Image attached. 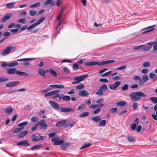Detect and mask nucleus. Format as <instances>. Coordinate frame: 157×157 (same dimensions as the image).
<instances>
[{
    "instance_id": "obj_1",
    "label": "nucleus",
    "mask_w": 157,
    "mask_h": 157,
    "mask_svg": "<svg viewBox=\"0 0 157 157\" xmlns=\"http://www.w3.org/2000/svg\"><path fill=\"white\" fill-rule=\"evenodd\" d=\"M131 99L133 101H137L142 98L147 97L146 94L141 91L132 93L130 95Z\"/></svg>"
},
{
    "instance_id": "obj_2",
    "label": "nucleus",
    "mask_w": 157,
    "mask_h": 157,
    "mask_svg": "<svg viewBox=\"0 0 157 157\" xmlns=\"http://www.w3.org/2000/svg\"><path fill=\"white\" fill-rule=\"evenodd\" d=\"M28 121H26L19 124L17 126H18L21 127L15 128L12 131V133H18L24 128V127L23 126L26 125L28 124Z\"/></svg>"
},
{
    "instance_id": "obj_3",
    "label": "nucleus",
    "mask_w": 157,
    "mask_h": 157,
    "mask_svg": "<svg viewBox=\"0 0 157 157\" xmlns=\"http://www.w3.org/2000/svg\"><path fill=\"white\" fill-rule=\"evenodd\" d=\"M15 48V46H8L1 52V54L3 56H6L10 53L11 50H13Z\"/></svg>"
},
{
    "instance_id": "obj_4",
    "label": "nucleus",
    "mask_w": 157,
    "mask_h": 157,
    "mask_svg": "<svg viewBox=\"0 0 157 157\" xmlns=\"http://www.w3.org/2000/svg\"><path fill=\"white\" fill-rule=\"evenodd\" d=\"M88 76V75L86 74L80 76H77L74 78L75 81L72 82V84H75L83 81L84 78H86Z\"/></svg>"
},
{
    "instance_id": "obj_5",
    "label": "nucleus",
    "mask_w": 157,
    "mask_h": 157,
    "mask_svg": "<svg viewBox=\"0 0 157 157\" xmlns=\"http://www.w3.org/2000/svg\"><path fill=\"white\" fill-rule=\"evenodd\" d=\"M143 51L144 52L150 50L152 47V42H148L146 44H143Z\"/></svg>"
},
{
    "instance_id": "obj_6",
    "label": "nucleus",
    "mask_w": 157,
    "mask_h": 157,
    "mask_svg": "<svg viewBox=\"0 0 157 157\" xmlns=\"http://www.w3.org/2000/svg\"><path fill=\"white\" fill-rule=\"evenodd\" d=\"M44 139L43 136H41L39 134V136L35 134H33L31 136L32 141L34 142H37L41 140H43Z\"/></svg>"
},
{
    "instance_id": "obj_7",
    "label": "nucleus",
    "mask_w": 157,
    "mask_h": 157,
    "mask_svg": "<svg viewBox=\"0 0 157 157\" xmlns=\"http://www.w3.org/2000/svg\"><path fill=\"white\" fill-rule=\"evenodd\" d=\"M43 6H48L50 7H52L55 5L53 0H46L43 2Z\"/></svg>"
},
{
    "instance_id": "obj_8",
    "label": "nucleus",
    "mask_w": 157,
    "mask_h": 157,
    "mask_svg": "<svg viewBox=\"0 0 157 157\" xmlns=\"http://www.w3.org/2000/svg\"><path fill=\"white\" fill-rule=\"evenodd\" d=\"M121 82L120 81H118L114 83V84H110L109 85V88L113 90H115L116 88L118 87L121 84Z\"/></svg>"
},
{
    "instance_id": "obj_9",
    "label": "nucleus",
    "mask_w": 157,
    "mask_h": 157,
    "mask_svg": "<svg viewBox=\"0 0 157 157\" xmlns=\"http://www.w3.org/2000/svg\"><path fill=\"white\" fill-rule=\"evenodd\" d=\"M51 141L54 142V145H61L63 144L64 141L63 140H57V138H53L51 139Z\"/></svg>"
},
{
    "instance_id": "obj_10",
    "label": "nucleus",
    "mask_w": 157,
    "mask_h": 157,
    "mask_svg": "<svg viewBox=\"0 0 157 157\" xmlns=\"http://www.w3.org/2000/svg\"><path fill=\"white\" fill-rule=\"evenodd\" d=\"M49 103L51 106L56 110H58L59 109V106L57 102L52 101H49Z\"/></svg>"
},
{
    "instance_id": "obj_11",
    "label": "nucleus",
    "mask_w": 157,
    "mask_h": 157,
    "mask_svg": "<svg viewBox=\"0 0 157 157\" xmlns=\"http://www.w3.org/2000/svg\"><path fill=\"white\" fill-rule=\"evenodd\" d=\"M115 61L114 60H111L104 61L100 63H99L98 62H96V63L97 64H98V66H101L114 63Z\"/></svg>"
},
{
    "instance_id": "obj_12",
    "label": "nucleus",
    "mask_w": 157,
    "mask_h": 157,
    "mask_svg": "<svg viewBox=\"0 0 157 157\" xmlns=\"http://www.w3.org/2000/svg\"><path fill=\"white\" fill-rule=\"evenodd\" d=\"M20 82L19 81H14L7 83L6 86L8 87H11L15 86L19 84Z\"/></svg>"
},
{
    "instance_id": "obj_13",
    "label": "nucleus",
    "mask_w": 157,
    "mask_h": 157,
    "mask_svg": "<svg viewBox=\"0 0 157 157\" xmlns=\"http://www.w3.org/2000/svg\"><path fill=\"white\" fill-rule=\"evenodd\" d=\"M155 25H154L152 26H149L144 28L142 30V33H147L154 30V27H155Z\"/></svg>"
},
{
    "instance_id": "obj_14",
    "label": "nucleus",
    "mask_w": 157,
    "mask_h": 157,
    "mask_svg": "<svg viewBox=\"0 0 157 157\" xmlns=\"http://www.w3.org/2000/svg\"><path fill=\"white\" fill-rule=\"evenodd\" d=\"M18 146L25 145V146H29L30 145V144L26 140H24L18 142L17 143Z\"/></svg>"
},
{
    "instance_id": "obj_15",
    "label": "nucleus",
    "mask_w": 157,
    "mask_h": 157,
    "mask_svg": "<svg viewBox=\"0 0 157 157\" xmlns=\"http://www.w3.org/2000/svg\"><path fill=\"white\" fill-rule=\"evenodd\" d=\"M60 110L62 112L66 113L73 112L74 111V109L69 108H60Z\"/></svg>"
},
{
    "instance_id": "obj_16",
    "label": "nucleus",
    "mask_w": 157,
    "mask_h": 157,
    "mask_svg": "<svg viewBox=\"0 0 157 157\" xmlns=\"http://www.w3.org/2000/svg\"><path fill=\"white\" fill-rule=\"evenodd\" d=\"M19 71H17V69L15 68H11L9 69L7 71V72L9 74H13L15 73L18 75Z\"/></svg>"
},
{
    "instance_id": "obj_17",
    "label": "nucleus",
    "mask_w": 157,
    "mask_h": 157,
    "mask_svg": "<svg viewBox=\"0 0 157 157\" xmlns=\"http://www.w3.org/2000/svg\"><path fill=\"white\" fill-rule=\"evenodd\" d=\"M66 121L65 120H63L57 122L56 124V125L57 127H62L66 123Z\"/></svg>"
},
{
    "instance_id": "obj_18",
    "label": "nucleus",
    "mask_w": 157,
    "mask_h": 157,
    "mask_svg": "<svg viewBox=\"0 0 157 157\" xmlns=\"http://www.w3.org/2000/svg\"><path fill=\"white\" fill-rule=\"evenodd\" d=\"M59 90H55L51 91L46 94L44 95V97H46L47 96H50L53 95H54L55 94L58 93L59 92Z\"/></svg>"
},
{
    "instance_id": "obj_19",
    "label": "nucleus",
    "mask_w": 157,
    "mask_h": 157,
    "mask_svg": "<svg viewBox=\"0 0 157 157\" xmlns=\"http://www.w3.org/2000/svg\"><path fill=\"white\" fill-rule=\"evenodd\" d=\"M49 87L62 89L64 87V86L63 85L53 84L50 85Z\"/></svg>"
},
{
    "instance_id": "obj_20",
    "label": "nucleus",
    "mask_w": 157,
    "mask_h": 157,
    "mask_svg": "<svg viewBox=\"0 0 157 157\" xmlns=\"http://www.w3.org/2000/svg\"><path fill=\"white\" fill-rule=\"evenodd\" d=\"M89 94L85 90L80 91L79 93V95L80 96H84L88 95Z\"/></svg>"
},
{
    "instance_id": "obj_21",
    "label": "nucleus",
    "mask_w": 157,
    "mask_h": 157,
    "mask_svg": "<svg viewBox=\"0 0 157 157\" xmlns=\"http://www.w3.org/2000/svg\"><path fill=\"white\" fill-rule=\"evenodd\" d=\"M48 71V70H46V71L41 68H40L38 70V73L39 74L41 75L42 76H44L45 75V72Z\"/></svg>"
},
{
    "instance_id": "obj_22",
    "label": "nucleus",
    "mask_w": 157,
    "mask_h": 157,
    "mask_svg": "<svg viewBox=\"0 0 157 157\" xmlns=\"http://www.w3.org/2000/svg\"><path fill=\"white\" fill-rule=\"evenodd\" d=\"M28 133V131H27L21 132L18 134L17 137L18 138H22L23 137L26 135Z\"/></svg>"
},
{
    "instance_id": "obj_23",
    "label": "nucleus",
    "mask_w": 157,
    "mask_h": 157,
    "mask_svg": "<svg viewBox=\"0 0 157 157\" xmlns=\"http://www.w3.org/2000/svg\"><path fill=\"white\" fill-rule=\"evenodd\" d=\"M11 14H7L4 17L2 18L1 19V22L2 23L5 22L6 21L9 20Z\"/></svg>"
},
{
    "instance_id": "obj_24",
    "label": "nucleus",
    "mask_w": 157,
    "mask_h": 157,
    "mask_svg": "<svg viewBox=\"0 0 157 157\" xmlns=\"http://www.w3.org/2000/svg\"><path fill=\"white\" fill-rule=\"evenodd\" d=\"M91 119L93 121L96 123L99 122L101 120V117L99 116L92 117L91 118Z\"/></svg>"
},
{
    "instance_id": "obj_25",
    "label": "nucleus",
    "mask_w": 157,
    "mask_h": 157,
    "mask_svg": "<svg viewBox=\"0 0 157 157\" xmlns=\"http://www.w3.org/2000/svg\"><path fill=\"white\" fill-rule=\"evenodd\" d=\"M127 139L128 141L130 142H134L136 141L135 138L131 136H128Z\"/></svg>"
},
{
    "instance_id": "obj_26",
    "label": "nucleus",
    "mask_w": 157,
    "mask_h": 157,
    "mask_svg": "<svg viewBox=\"0 0 157 157\" xmlns=\"http://www.w3.org/2000/svg\"><path fill=\"white\" fill-rule=\"evenodd\" d=\"M126 103H127L125 101H119L117 102L116 104L117 106H124L126 105Z\"/></svg>"
},
{
    "instance_id": "obj_27",
    "label": "nucleus",
    "mask_w": 157,
    "mask_h": 157,
    "mask_svg": "<svg viewBox=\"0 0 157 157\" xmlns=\"http://www.w3.org/2000/svg\"><path fill=\"white\" fill-rule=\"evenodd\" d=\"M84 65L86 66H90L97 65L96 62H85L84 63Z\"/></svg>"
},
{
    "instance_id": "obj_28",
    "label": "nucleus",
    "mask_w": 157,
    "mask_h": 157,
    "mask_svg": "<svg viewBox=\"0 0 157 157\" xmlns=\"http://www.w3.org/2000/svg\"><path fill=\"white\" fill-rule=\"evenodd\" d=\"M96 94L98 96H102L104 94L103 91L100 88L98 89L96 93Z\"/></svg>"
},
{
    "instance_id": "obj_29",
    "label": "nucleus",
    "mask_w": 157,
    "mask_h": 157,
    "mask_svg": "<svg viewBox=\"0 0 157 157\" xmlns=\"http://www.w3.org/2000/svg\"><path fill=\"white\" fill-rule=\"evenodd\" d=\"M14 4L15 2H12L6 4V6L8 8L11 9L14 6Z\"/></svg>"
},
{
    "instance_id": "obj_30",
    "label": "nucleus",
    "mask_w": 157,
    "mask_h": 157,
    "mask_svg": "<svg viewBox=\"0 0 157 157\" xmlns=\"http://www.w3.org/2000/svg\"><path fill=\"white\" fill-rule=\"evenodd\" d=\"M90 114V112H85L81 113L79 115V116L80 117H84L88 116Z\"/></svg>"
},
{
    "instance_id": "obj_31",
    "label": "nucleus",
    "mask_w": 157,
    "mask_h": 157,
    "mask_svg": "<svg viewBox=\"0 0 157 157\" xmlns=\"http://www.w3.org/2000/svg\"><path fill=\"white\" fill-rule=\"evenodd\" d=\"M45 122V120L44 119H42L40 121L38 122L36 124L38 126H39L40 127V128L43 125L44 123Z\"/></svg>"
},
{
    "instance_id": "obj_32",
    "label": "nucleus",
    "mask_w": 157,
    "mask_h": 157,
    "mask_svg": "<svg viewBox=\"0 0 157 157\" xmlns=\"http://www.w3.org/2000/svg\"><path fill=\"white\" fill-rule=\"evenodd\" d=\"M35 59V58H26L24 59H18L17 60V61H30L33 60Z\"/></svg>"
},
{
    "instance_id": "obj_33",
    "label": "nucleus",
    "mask_w": 157,
    "mask_h": 157,
    "mask_svg": "<svg viewBox=\"0 0 157 157\" xmlns=\"http://www.w3.org/2000/svg\"><path fill=\"white\" fill-rule=\"evenodd\" d=\"M106 124V121L105 120H103L100 121L99 123V126H100L104 127Z\"/></svg>"
},
{
    "instance_id": "obj_34",
    "label": "nucleus",
    "mask_w": 157,
    "mask_h": 157,
    "mask_svg": "<svg viewBox=\"0 0 157 157\" xmlns=\"http://www.w3.org/2000/svg\"><path fill=\"white\" fill-rule=\"evenodd\" d=\"M153 46V51L157 52V41L152 42Z\"/></svg>"
},
{
    "instance_id": "obj_35",
    "label": "nucleus",
    "mask_w": 157,
    "mask_h": 157,
    "mask_svg": "<svg viewBox=\"0 0 157 157\" xmlns=\"http://www.w3.org/2000/svg\"><path fill=\"white\" fill-rule=\"evenodd\" d=\"M18 64L17 62H11L8 64V67H13L17 65Z\"/></svg>"
},
{
    "instance_id": "obj_36",
    "label": "nucleus",
    "mask_w": 157,
    "mask_h": 157,
    "mask_svg": "<svg viewBox=\"0 0 157 157\" xmlns=\"http://www.w3.org/2000/svg\"><path fill=\"white\" fill-rule=\"evenodd\" d=\"M40 5V2H37L36 3L33 4L30 6V8H34L37 7Z\"/></svg>"
},
{
    "instance_id": "obj_37",
    "label": "nucleus",
    "mask_w": 157,
    "mask_h": 157,
    "mask_svg": "<svg viewBox=\"0 0 157 157\" xmlns=\"http://www.w3.org/2000/svg\"><path fill=\"white\" fill-rule=\"evenodd\" d=\"M69 145L70 143H68L64 144L63 143L61 145V147L62 149L64 150V149H66Z\"/></svg>"
},
{
    "instance_id": "obj_38",
    "label": "nucleus",
    "mask_w": 157,
    "mask_h": 157,
    "mask_svg": "<svg viewBox=\"0 0 157 157\" xmlns=\"http://www.w3.org/2000/svg\"><path fill=\"white\" fill-rule=\"evenodd\" d=\"M45 19V17H41L36 22L37 25H38L42 23Z\"/></svg>"
},
{
    "instance_id": "obj_39",
    "label": "nucleus",
    "mask_w": 157,
    "mask_h": 157,
    "mask_svg": "<svg viewBox=\"0 0 157 157\" xmlns=\"http://www.w3.org/2000/svg\"><path fill=\"white\" fill-rule=\"evenodd\" d=\"M18 75H21L25 76H29V74L28 73L19 71L18 72Z\"/></svg>"
},
{
    "instance_id": "obj_40",
    "label": "nucleus",
    "mask_w": 157,
    "mask_h": 157,
    "mask_svg": "<svg viewBox=\"0 0 157 157\" xmlns=\"http://www.w3.org/2000/svg\"><path fill=\"white\" fill-rule=\"evenodd\" d=\"M39 120L38 117L36 116H34L31 118V121L33 122H36Z\"/></svg>"
},
{
    "instance_id": "obj_41",
    "label": "nucleus",
    "mask_w": 157,
    "mask_h": 157,
    "mask_svg": "<svg viewBox=\"0 0 157 157\" xmlns=\"http://www.w3.org/2000/svg\"><path fill=\"white\" fill-rule=\"evenodd\" d=\"M142 79L143 80L144 82H145L148 80V77L147 75H145L142 76Z\"/></svg>"
},
{
    "instance_id": "obj_42",
    "label": "nucleus",
    "mask_w": 157,
    "mask_h": 157,
    "mask_svg": "<svg viewBox=\"0 0 157 157\" xmlns=\"http://www.w3.org/2000/svg\"><path fill=\"white\" fill-rule=\"evenodd\" d=\"M13 110V109L12 108H7L5 109V111L6 113L9 114L11 113Z\"/></svg>"
},
{
    "instance_id": "obj_43",
    "label": "nucleus",
    "mask_w": 157,
    "mask_h": 157,
    "mask_svg": "<svg viewBox=\"0 0 157 157\" xmlns=\"http://www.w3.org/2000/svg\"><path fill=\"white\" fill-rule=\"evenodd\" d=\"M71 97L69 96L64 95L63 97V101H68L70 100Z\"/></svg>"
},
{
    "instance_id": "obj_44",
    "label": "nucleus",
    "mask_w": 157,
    "mask_h": 157,
    "mask_svg": "<svg viewBox=\"0 0 157 157\" xmlns=\"http://www.w3.org/2000/svg\"><path fill=\"white\" fill-rule=\"evenodd\" d=\"M49 72L54 76L55 77L57 76L56 72L52 69H50L49 70Z\"/></svg>"
},
{
    "instance_id": "obj_45",
    "label": "nucleus",
    "mask_w": 157,
    "mask_h": 157,
    "mask_svg": "<svg viewBox=\"0 0 157 157\" xmlns=\"http://www.w3.org/2000/svg\"><path fill=\"white\" fill-rule=\"evenodd\" d=\"M72 67L74 71H77L79 67L77 63H75L73 64Z\"/></svg>"
},
{
    "instance_id": "obj_46",
    "label": "nucleus",
    "mask_w": 157,
    "mask_h": 157,
    "mask_svg": "<svg viewBox=\"0 0 157 157\" xmlns=\"http://www.w3.org/2000/svg\"><path fill=\"white\" fill-rule=\"evenodd\" d=\"M150 99L154 103H157V97H151L150 98Z\"/></svg>"
},
{
    "instance_id": "obj_47",
    "label": "nucleus",
    "mask_w": 157,
    "mask_h": 157,
    "mask_svg": "<svg viewBox=\"0 0 157 157\" xmlns=\"http://www.w3.org/2000/svg\"><path fill=\"white\" fill-rule=\"evenodd\" d=\"M18 22L25 24L26 23V19L25 18L20 19L18 20Z\"/></svg>"
},
{
    "instance_id": "obj_48",
    "label": "nucleus",
    "mask_w": 157,
    "mask_h": 157,
    "mask_svg": "<svg viewBox=\"0 0 157 157\" xmlns=\"http://www.w3.org/2000/svg\"><path fill=\"white\" fill-rule=\"evenodd\" d=\"M100 88L103 90L104 91H106L108 89L107 85L105 84H103L102 86H101Z\"/></svg>"
},
{
    "instance_id": "obj_49",
    "label": "nucleus",
    "mask_w": 157,
    "mask_h": 157,
    "mask_svg": "<svg viewBox=\"0 0 157 157\" xmlns=\"http://www.w3.org/2000/svg\"><path fill=\"white\" fill-rule=\"evenodd\" d=\"M37 25L36 23H35L31 25L30 26H29L28 28H27V30H29L31 29H33L34 27H35Z\"/></svg>"
},
{
    "instance_id": "obj_50",
    "label": "nucleus",
    "mask_w": 157,
    "mask_h": 157,
    "mask_svg": "<svg viewBox=\"0 0 157 157\" xmlns=\"http://www.w3.org/2000/svg\"><path fill=\"white\" fill-rule=\"evenodd\" d=\"M86 108V105L85 104H82L79 105L78 108L79 110H82Z\"/></svg>"
},
{
    "instance_id": "obj_51",
    "label": "nucleus",
    "mask_w": 157,
    "mask_h": 157,
    "mask_svg": "<svg viewBox=\"0 0 157 157\" xmlns=\"http://www.w3.org/2000/svg\"><path fill=\"white\" fill-rule=\"evenodd\" d=\"M63 13V10H60V11L59 13L58 16H57V20L58 21H59L60 19V18L62 14V13Z\"/></svg>"
},
{
    "instance_id": "obj_52",
    "label": "nucleus",
    "mask_w": 157,
    "mask_h": 157,
    "mask_svg": "<svg viewBox=\"0 0 157 157\" xmlns=\"http://www.w3.org/2000/svg\"><path fill=\"white\" fill-rule=\"evenodd\" d=\"M133 48L135 50H140V49H142L143 50L142 45L134 47Z\"/></svg>"
},
{
    "instance_id": "obj_53",
    "label": "nucleus",
    "mask_w": 157,
    "mask_h": 157,
    "mask_svg": "<svg viewBox=\"0 0 157 157\" xmlns=\"http://www.w3.org/2000/svg\"><path fill=\"white\" fill-rule=\"evenodd\" d=\"M150 64L151 63L150 62H145L143 63V66L145 67H147L149 66Z\"/></svg>"
},
{
    "instance_id": "obj_54",
    "label": "nucleus",
    "mask_w": 157,
    "mask_h": 157,
    "mask_svg": "<svg viewBox=\"0 0 157 157\" xmlns=\"http://www.w3.org/2000/svg\"><path fill=\"white\" fill-rule=\"evenodd\" d=\"M84 87L83 84H81L77 86L76 87V89L77 90H81Z\"/></svg>"
},
{
    "instance_id": "obj_55",
    "label": "nucleus",
    "mask_w": 157,
    "mask_h": 157,
    "mask_svg": "<svg viewBox=\"0 0 157 157\" xmlns=\"http://www.w3.org/2000/svg\"><path fill=\"white\" fill-rule=\"evenodd\" d=\"M41 147V144H40L39 145H37L36 146H35L33 147H32L30 149L31 150H33L35 149H37L40 148Z\"/></svg>"
},
{
    "instance_id": "obj_56",
    "label": "nucleus",
    "mask_w": 157,
    "mask_h": 157,
    "mask_svg": "<svg viewBox=\"0 0 157 157\" xmlns=\"http://www.w3.org/2000/svg\"><path fill=\"white\" fill-rule=\"evenodd\" d=\"M128 85L127 84H125L121 88V89L123 90H125L128 89Z\"/></svg>"
},
{
    "instance_id": "obj_57",
    "label": "nucleus",
    "mask_w": 157,
    "mask_h": 157,
    "mask_svg": "<svg viewBox=\"0 0 157 157\" xmlns=\"http://www.w3.org/2000/svg\"><path fill=\"white\" fill-rule=\"evenodd\" d=\"M155 74L153 73V72H151L149 74V78L151 79H153L155 76Z\"/></svg>"
},
{
    "instance_id": "obj_58",
    "label": "nucleus",
    "mask_w": 157,
    "mask_h": 157,
    "mask_svg": "<svg viewBox=\"0 0 157 157\" xmlns=\"http://www.w3.org/2000/svg\"><path fill=\"white\" fill-rule=\"evenodd\" d=\"M91 145V144H90V143L85 144H84V145L83 146L81 147L80 149H82L83 148L89 147Z\"/></svg>"
},
{
    "instance_id": "obj_59",
    "label": "nucleus",
    "mask_w": 157,
    "mask_h": 157,
    "mask_svg": "<svg viewBox=\"0 0 157 157\" xmlns=\"http://www.w3.org/2000/svg\"><path fill=\"white\" fill-rule=\"evenodd\" d=\"M29 13L31 16H34L36 14L37 12L36 10H29Z\"/></svg>"
},
{
    "instance_id": "obj_60",
    "label": "nucleus",
    "mask_w": 157,
    "mask_h": 157,
    "mask_svg": "<svg viewBox=\"0 0 157 157\" xmlns=\"http://www.w3.org/2000/svg\"><path fill=\"white\" fill-rule=\"evenodd\" d=\"M112 72L111 71H109L107 72H106L105 73L101 74V76L102 77H106L109 75Z\"/></svg>"
},
{
    "instance_id": "obj_61",
    "label": "nucleus",
    "mask_w": 157,
    "mask_h": 157,
    "mask_svg": "<svg viewBox=\"0 0 157 157\" xmlns=\"http://www.w3.org/2000/svg\"><path fill=\"white\" fill-rule=\"evenodd\" d=\"M8 80V79L7 78H3L1 77H0V83L6 82Z\"/></svg>"
},
{
    "instance_id": "obj_62",
    "label": "nucleus",
    "mask_w": 157,
    "mask_h": 157,
    "mask_svg": "<svg viewBox=\"0 0 157 157\" xmlns=\"http://www.w3.org/2000/svg\"><path fill=\"white\" fill-rule=\"evenodd\" d=\"M101 110V109L100 108H98L94 111V114H97L100 112Z\"/></svg>"
},
{
    "instance_id": "obj_63",
    "label": "nucleus",
    "mask_w": 157,
    "mask_h": 157,
    "mask_svg": "<svg viewBox=\"0 0 157 157\" xmlns=\"http://www.w3.org/2000/svg\"><path fill=\"white\" fill-rule=\"evenodd\" d=\"M117 108H113L110 109L111 112L113 113H115L117 111Z\"/></svg>"
},
{
    "instance_id": "obj_64",
    "label": "nucleus",
    "mask_w": 157,
    "mask_h": 157,
    "mask_svg": "<svg viewBox=\"0 0 157 157\" xmlns=\"http://www.w3.org/2000/svg\"><path fill=\"white\" fill-rule=\"evenodd\" d=\"M136 125L135 123H133L131 125V129L134 130L136 129Z\"/></svg>"
}]
</instances>
